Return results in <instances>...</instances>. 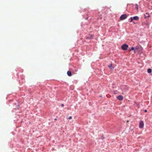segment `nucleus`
Masks as SVG:
<instances>
[{"label": "nucleus", "instance_id": "nucleus-1", "mask_svg": "<svg viewBox=\"0 0 152 152\" xmlns=\"http://www.w3.org/2000/svg\"><path fill=\"white\" fill-rule=\"evenodd\" d=\"M128 47V45L124 44L121 46V48L123 50H127Z\"/></svg>", "mask_w": 152, "mask_h": 152}, {"label": "nucleus", "instance_id": "nucleus-2", "mask_svg": "<svg viewBox=\"0 0 152 152\" xmlns=\"http://www.w3.org/2000/svg\"><path fill=\"white\" fill-rule=\"evenodd\" d=\"M127 16L125 14L121 16L120 18V19L121 20H123L126 18H127Z\"/></svg>", "mask_w": 152, "mask_h": 152}, {"label": "nucleus", "instance_id": "nucleus-3", "mask_svg": "<svg viewBox=\"0 0 152 152\" xmlns=\"http://www.w3.org/2000/svg\"><path fill=\"white\" fill-rule=\"evenodd\" d=\"M143 126L144 124L143 121H141L140 122L139 127L141 128H142L143 127Z\"/></svg>", "mask_w": 152, "mask_h": 152}, {"label": "nucleus", "instance_id": "nucleus-4", "mask_svg": "<svg viewBox=\"0 0 152 152\" xmlns=\"http://www.w3.org/2000/svg\"><path fill=\"white\" fill-rule=\"evenodd\" d=\"M117 98L119 100L121 101L123 100V97L122 96L119 95L117 96Z\"/></svg>", "mask_w": 152, "mask_h": 152}, {"label": "nucleus", "instance_id": "nucleus-5", "mask_svg": "<svg viewBox=\"0 0 152 152\" xmlns=\"http://www.w3.org/2000/svg\"><path fill=\"white\" fill-rule=\"evenodd\" d=\"M149 14H148V13H146L145 15V18H147L148 17H149Z\"/></svg>", "mask_w": 152, "mask_h": 152}, {"label": "nucleus", "instance_id": "nucleus-6", "mask_svg": "<svg viewBox=\"0 0 152 152\" xmlns=\"http://www.w3.org/2000/svg\"><path fill=\"white\" fill-rule=\"evenodd\" d=\"M67 73L68 76H71L72 75V73L70 71H68Z\"/></svg>", "mask_w": 152, "mask_h": 152}, {"label": "nucleus", "instance_id": "nucleus-7", "mask_svg": "<svg viewBox=\"0 0 152 152\" xmlns=\"http://www.w3.org/2000/svg\"><path fill=\"white\" fill-rule=\"evenodd\" d=\"M133 19L136 20H137L139 19L138 17L137 16H134V17H133Z\"/></svg>", "mask_w": 152, "mask_h": 152}, {"label": "nucleus", "instance_id": "nucleus-8", "mask_svg": "<svg viewBox=\"0 0 152 152\" xmlns=\"http://www.w3.org/2000/svg\"><path fill=\"white\" fill-rule=\"evenodd\" d=\"M135 8L137 9V11H138V5L137 4H135Z\"/></svg>", "mask_w": 152, "mask_h": 152}, {"label": "nucleus", "instance_id": "nucleus-9", "mask_svg": "<svg viewBox=\"0 0 152 152\" xmlns=\"http://www.w3.org/2000/svg\"><path fill=\"white\" fill-rule=\"evenodd\" d=\"M152 70L150 69H148L147 70V72L148 73H150L151 72Z\"/></svg>", "mask_w": 152, "mask_h": 152}, {"label": "nucleus", "instance_id": "nucleus-10", "mask_svg": "<svg viewBox=\"0 0 152 152\" xmlns=\"http://www.w3.org/2000/svg\"><path fill=\"white\" fill-rule=\"evenodd\" d=\"M112 64H111L110 65H109L108 66L109 68H110L112 69V68H111V67H112Z\"/></svg>", "mask_w": 152, "mask_h": 152}, {"label": "nucleus", "instance_id": "nucleus-11", "mask_svg": "<svg viewBox=\"0 0 152 152\" xmlns=\"http://www.w3.org/2000/svg\"><path fill=\"white\" fill-rule=\"evenodd\" d=\"M131 50H134V53H135V51L134 50V47H132L131 48Z\"/></svg>", "mask_w": 152, "mask_h": 152}, {"label": "nucleus", "instance_id": "nucleus-12", "mask_svg": "<svg viewBox=\"0 0 152 152\" xmlns=\"http://www.w3.org/2000/svg\"><path fill=\"white\" fill-rule=\"evenodd\" d=\"M130 22H131L132 21H133V18L132 17H131L130 18Z\"/></svg>", "mask_w": 152, "mask_h": 152}, {"label": "nucleus", "instance_id": "nucleus-13", "mask_svg": "<svg viewBox=\"0 0 152 152\" xmlns=\"http://www.w3.org/2000/svg\"><path fill=\"white\" fill-rule=\"evenodd\" d=\"M72 117L71 116L69 117L68 118V119H72Z\"/></svg>", "mask_w": 152, "mask_h": 152}, {"label": "nucleus", "instance_id": "nucleus-14", "mask_svg": "<svg viewBox=\"0 0 152 152\" xmlns=\"http://www.w3.org/2000/svg\"><path fill=\"white\" fill-rule=\"evenodd\" d=\"M61 106L62 107H64V104H61Z\"/></svg>", "mask_w": 152, "mask_h": 152}, {"label": "nucleus", "instance_id": "nucleus-15", "mask_svg": "<svg viewBox=\"0 0 152 152\" xmlns=\"http://www.w3.org/2000/svg\"><path fill=\"white\" fill-rule=\"evenodd\" d=\"M144 111L145 112H147V110H144Z\"/></svg>", "mask_w": 152, "mask_h": 152}, {"label": "nucleus", "instance_id": "nucleus-16", "mask_svg": "<svg viewBox=\"0 0 152 152\" xmlns=\"http://www.w3.org/2000/svg\"><path fill=\"white\" fill-rule=\"evenodd\" d=\"M93 38V36H91V38Z\"/></svg>", "mask_w": 152, "mask_h": 152}, {"label": "nucleus", "instance_id": "nucleus-17", "mask_svg": "<svg viewBox=\"0 0 152 152\" xmlns=\"http://www.w3.org/2000/svg\"><path fill=\"white\" fill-rule=\"evenodd\" d=\"M135 49H137L136 48H135Z\"/></svg>", "mask_w": 152, "mask_h": 152}]
</instances>
